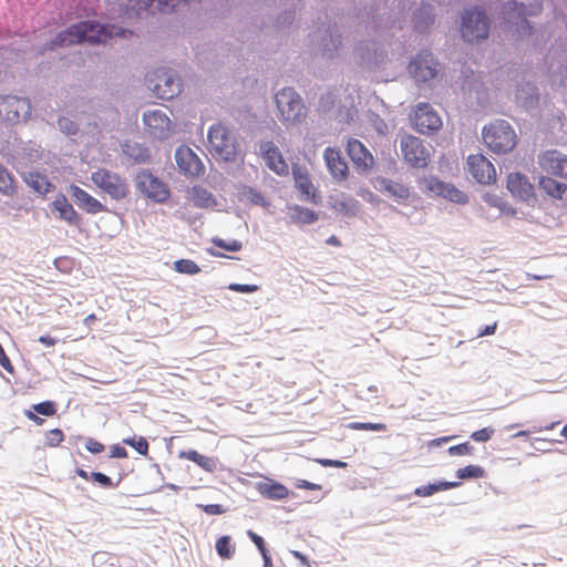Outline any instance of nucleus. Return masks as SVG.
<instances>
[{
	"label": "nucleus",
	"instance_id": "obj_22",
	"mask_svg": "<svg viewBox=\"0 0 567 567\" xmlns=\"http://www.w3.org/2000/svg\"><path fill=\"white\" fill-rule=\"evenodd\" d=\"M69 192L76 205L87 214L94 215L106 212V207L99 199L81 187L71 185Z\"/></svg>",
	"mask_w": 567,
	"mask_h": 567
},
{
	"label": "nucleus",
	"instance_id": "obj_33",
	"mask_svg": "<svg viewBox=\"0 0 567 567\" xmlns=\"http://www.w3.org/2000/svg\"><path fill=\"white\" fill-rule=\"evenodd\" d=\"M0 193L6 196L17 194V184L11 173L0 163Z\"/></svg>",
	"mask_w": 567,
	"mask_h": 567
},
{
	"label": "nucleus",
	"instance_id": "obj_40",
	"mask_svg": "<svg viewBox=\"0 0 567 567\" xmlns=\"http://www.w3.org/2000/svg\"><path fill=\"white\" fill-rule=\"evenodd\" d=\"M64 440V433L60 429H53L45 433V444L50 447L59 446Z\"/></svg>",
	"mask_w": 567,
	"mask_h": 567
},
{
	"label": "nucleus",
	"instance_id": "obj_20",
	"mask_svg": "<svg viewBox=\"0 0 567 567\" xmlns=\"http://www.w3.org/2000/svg\"><path fill=\"white\" fill-rule=\"evenodd\" d=\"M262 157L269 169L278 175H288L289 166L284 159L280 151L272 142H266L260 145Z\"/></svg>",
	"mask_w": 567,
	"mask_h": 567
},
{
	"label": "nucleus",
	"instance_id": "obj_55",
	"mask_svg": "<svg viewBox=\"0 0 567 567\" xmlns=\"http://www.w3.org/2000/svg\"><path fill=\"white\" fill-rule=\"evenodd\" d=\"M296 487L297 488H302V489H310V491H320L321 489V485L316 484V483H311V482L306 481V480H299L296 483Z\"/></svg>",
	"mask_w": 567,
	"mask_h": 567
},
{
	"label": "nucleus",
	"instance_id": "obj_34",
	"mask_svg": "<svg viewBox=\"0 0 567 567\" xmlns=\"http://www.w3.org/2000/svg\"><path fill=\"white\" fill-rule=\"evenodd\" d=\"M216 551L223 559H230L236 550L234 544H231L230 536H221L216 540Z\"/></svg>",
	"mask_w": 567,
	"mask_h": 567
},
{
	"label": "nucleus",
	"instance_id": "obj_12",
	"mask_svg": "<svg viewBox=\"0 0 567 567\" xmlns=\"http://www.w3.org/2000/svg\"><path fill=\"white\" fill-rule=\"evenodd\" d=\"M145 131L154 138H168L174 132V125L163 110H152L143 115Z\"/></svg>",
	"mask_w": 567,
	"mask_h": 567
},
{
	"label": "nucleus",
	"instance_id": "obj_21",
	"mask_svg": "<svg viewBox=\"0 0 567 567\" xmlns=\"http://www.w3.org/2000/svg\"><path fill=\"white\" fill-rule=\"evenodd\" d=\"M426 188L436 195H440L453 203L465 204L468 198L465 193L457 189L454 185L444 183L436 178L425 179Z\"/></svg>",
	"mask_w": 567,
	"mask_h": 567
},
{
	"label": "nucleus",
	"instance_id": "obj_39",
	"mask_svg": "<svg viewBox=\"0 0 567 567\" xmlns=\"http://www.w3.org/2000/svg\"><path fill=\"white\" fill-rule=\"evenodd\" d=\"M348 427L357 431H386V425L384 423L352 422Z\"/></svg>",
	"mask_w": 567,
	"mask_h": 567
},
{
	"label": "nucleus",
	"instance_id": "obj_31",
	"mask_svg": "<svg viewBox=\"0 0 567 567\" xmlns=\"http://www.w3.org/2000/svg\"><path fill=\"white\" fill-rule=\"evenodd\" d=\"M259 492L269 499H284L289 496V489L280 483H265L259 485Z\"/></svg>",
	"mask_w": 567,
	"mask_h": 567
},
{
	"label": "nucleus",
	"instance_id": "obj_61",
	"mask_svg": "<svg viewBox=\"0 0 567 567\" xmlns=\"http://www.w3.org/2000/svg\"><path fill=\"white\" fill-rule=\"evenodd\" d=\"M96 319H97L96 316L94 313H91V315H89L87 317L84 318L83 323L86 327L91 328V326L93 324V322L96 321Z\"/></svg>",
	"mask_w": 567,
	"mask_h": 567
},
{
	"label": "nucleus",
	"instance_id": "obj_46",
	"mask_svg": "<svg viewBox=\"0 0 567 567\" xmlns=\"http://www.w3.org/2000/svg\"><path fill=\"white\" fill-rule=\"evenodd\" d=\"M92 481L99 483L102 487L111 488L114 487L115 484L112 482L111 477L101 473V472H92L90 474Z\"/></svg>",
	"mask_w": 567,
	"mask_h": 567
},
{
	"label": "nucleus",
	"instance_id": "obj_14",
	"mask_svg": "<svg viewBox=\"0 0 567 567\" xmlns=\"http://www.w3.org/2000/svg\"><path fill=\"white\" fill-rule=\"evenodd\" d=\"M468 173L480 184L488 185L496 181L494 165L482 154H474L467 157Z\"/></svg>",
	"mask_w": 567,
	"mask_h": 567
},
{
	"label": "nucleus",
	"instance_id": "obj_58",
	"mask_svg": "<svg viewBox=\"0 0 567 567\" xmlns=\"http://www.w3.org/2000/svg\"><path fill=\"white\" fill-rule=\"evenodd\" d=\"M24 415L30 420V421H33L37 425H42L44 423V420L40 416H38L35 413H33L32 411H25L24 412Z\"/></svg>",
	"mask_w": 567,
	"mask_h": 567
},
{
	"label": "nucleus",
	"instance_id": "obj_59",
	"mask_svg": "<svg viewBox=\"0 0 567 567\" xmlns=\"http://www.w3.org/2000/svg\"><path fill=\"white\" fill-rule=\"evenodd\" d=\"M484 199H485V202H487L488 204H491L493 206H501V204L498 203L499 198H497L495 195L486 194Z\"/></svg>",
	"mask_w": 567,
	"mask_h": 567
},
{
	"label": "nucleus",
	"instance_id": "obj_3",
	"mask_svg": "<svg viewBox=\"0 0 567 567\" xmlns=\"http://www.w3.org/2000/svg\"><path fill=\"white\" fill-rule=\"evenodd\" d=\"M91 181L101 193L109 195L113 200L120 202L130 195L126 178L107 168L100 167L92 172Z\"/></svg>",
	"mask_w": 567,
	"mask_h": 567
},
{
	"label": "nucleus",
	"instance_id": "obj_8",
	"mask_svg": "<svg viewBox=\"0 0 567 567\" xmlns=\"http://www.w3.org/2000/svg\"><path fill=\"white\" fill-rule=\"evenodd\" d=\"M544 10L542 0H534L529 3L511 1L506 6V12L509 17L522 20L518 32L522 37H530L533 34V25L527 21L529 17H538Z\"/></svg>",
	"mask_w": 567,
	"mask_h": 567
},
{
	"label": "nucleus",
	"instance_id": "obj_50",
	"mask_svg": "<svg viewBox=\"0 0 567 567\" xmlns=\"http://www.w3.org/2000/svg\"><path fill=\"white\" fill-rule=\"evenodd\" d=\"M0 365L9 373L14 372V367L12 365L10 359L8 358L4 349L0 344Z\"/></svg>",
	"mask_w": 567,
	"mask_h": 567
},
{
	"label": "nucleus",
	"instance_id": "obj_42",
	"mask_svg": "<svg viewBox=\"0 0 567 567\" xmlns=\"http://www.w3.org/2000/svg\"><path fill=\"white\" fill-rule=\"evenodd\" d=\"M213 244L218 247V248H223V249H226L228 251H238L241 249L243 245L240 241L234 239L229 243L225 241L224 239L221 238H214L213 239Z\"/></svg>",
	"mask_w": 567,
	"mask_h": 567
},
{
	"label": "nucleus",
	"instance_id": "obj_15",
	"mask_svg": "<svg viewBox=\"0 0 567 567\" xmlns=\"http://www.w3.org/2000/svg\"><path fill=\"white\" fill-rule=\"evenodd\" d=\"M539 167L547 174L567 178V155L557 150H547L538 155Z\"/></svg>",
	"mask_w": 567,
	"mask_h": 567
},
{
	"label": "nucleus",
	"instance_id": "obj_19",
	"mask_svg": "<svg viewBox=\"0 0 567 567\" xmlns=\"http://www.w3.org/2000/svg\"><path fill=\"white\" fill-rule=\"evenodd\" d=\"M326 165L338 182H344L349 175L348 164L337 148L327 147L323 153Z\"/></svg>",
	"mask_w": 567,
	"mask_h": 567
},
{
	"label": "nucleus",
	"instance_id": "obj_56",
	"mask_svg": "<svg viewBox=\"0 0 567 567\" xmlns=\"http://www.w3.org/2000/svg\"><path fill=\"white\" fill-rule=\"evenodd\" d=\"M496 328H497V322H494L493 324L485 326V327H484V328L478 332V337L492 336V334H494V333H495Z\"/></svg>",
	"mask_w": 567,
	"mask_h": 567
},
{
	"label": "nucleus",
	"instance_id": "obj_13",
	"mask_svg": "<svg viewBox=\"0 0 567 567\" xmlns=\"http://www.w3.org/2000/svg\"><path fill=\"white\" fill-rule=\"evenodd\" d=\"M411 121L413 127L422 134H430L442 127L440 115L429 103H419Z\"/></svg>",
	"mask_w": 567,
	"mask_h": 567
},
{
	"label": "nucleus",
	"instance_id": "obj_38",
	"mask_svg": "<svg viewBox=\"0 0 567 567\" xmlns=\"http://www.w3.org/2000/svg\"><path fill=\"white\" fill-rule=\"evenodd\" d=\"M293 212H295L293 218L299 223L311 224L317 220V215L315 214L313 210H311L309 208H302V207L296 206L293 208Z\"/></svg>",
	"mask_w": 567,
	"mask_h": 567
},
{
	"label": "nucleus",
	"instance_id": "obj_1",
	"mask_svg": "<svg viewBox=\"0 0 567 567\" xmlns=\"http://www.w3.org/2000/svg\"><path fill=\"white\" fill-rule=\"evenodd\" d=\"M124 33L125 30L114 25L105 27L92 21H83L56 34L49 45L45 44L43 51L64 48L82 42L105 43L107 39L124 35Z\"/></svg>",
	"mask_w": 567,
	"mask_h": 567
},
{
	"label": "nucleus",
	"instance_id": "obj_60",
	"mask_svg": "<svg viewBox=\"0 0 567 567\" xmlns=\"http://www.w3.org/2000/svg\"><path fill=\"white\" fill-rule=\"evenodd\" d=\"M260 554H261L262 559H264V567H271L272 560H271V557H270V555L268 553V549H266V551H261Z\"/></svg>",
	"mask_w": 567,
	"mask_h": 567
},
{
	"label": "nucleus",
	"instance_id": "obj_37",
	"mask_svg": "<svg viewBox=\"0 0 567 567\" xmlns=\"http://www.w3.org/2000/svg\"><path fill=\"white\" fill-rule=\"evenodd\" d=\"M174 269L179 274L196 275L200 271L199 266L190 259H178L174 262Z\"/></svg>",
	"mask_w": 567,
	"mask_h": 567
},
{
	"label": "nucleus",
	"instance_id": "obj_16",
	"mask_svg": "<svg viewBox=\"0 0 567 567\" xmlns=\"http://www.w3.org/2000/svg\"><path fill=\"white\" fill-rule=\"evenodd\" d=\"M437 64L431 52L423 51L410 63L409 70L417 82H426L437 74Z\"/></svg>",
	"mask_w": 567,
	"mask_h": 567
},
{
	"label": "nucleus",
	"instance_id": "obj_41",
	"mask_svg": "<svg viewBox=\"0 0 567 567\" xmlns=\"http://www.w3.org/2000/svg\"><path fill=\"white\" fill-rule=\"evenodd\" d=\"M33 410L42 415L52 416L55 414V404L52 401H44L33 405Z\"/></svg>",
	"mask_w": 567,
	"mask_h": 567
},
{
	"label": "nucleus",
	"instance_id": "obj_52",
	"mask_svg": "<svg viewBox=\"0 0 567 567\" xmlns=\"http://www.w3.org/2000/svg\"><path fill=\"white\" fill-rule=\"evenodd\" d=\"M128 456L127 451L118 445L114 444L110 447V457L112 458H126Z\"/></svg>",
	"mask_w": 567,
	"mask_h": 567
},
{
	"label": "nucleus",
	"instance_id": "obj_45",
	"mask_svg": "<svg viewBox=\"0 0 567 567\" xmlns=\"http://www.w3.org/2000/svg\"><path fill=\"white\" fill-rule=\"evenodd\" d=\"M493 434H494V429L484 427V429L473 432L471 434V439L476 442H487L492 439Z\"/></svg>",
	"mask_w": 567,
	"mask_h": 567
},
{
	"label": "nucleus",
	"instance_id": "obj_35",
	"mask_svg": "<svg viewBox=\"0 0 567 567\" xmlns=\"http://www.w3.org/2000/svg\"><path fill=\"white\" fill-rule=\"evenodd\" d=\"M485 470L480 465H467L456 471V476L460 480H470V478H483L485 477Z\"/></svg>",
	"mask_w": 567,
	"mask_h": 567
},
{
	"label": "nucleus",
	"instance_id": "obj_49",
	"mask_svg": "<svg viewBox=\"0 0 567 567\" xmlns=\"http://www.w3.org/2000/svg\"><path fill=\"white\" fill-rule=\"evenodd\" d=\"M85 447L89 452H91L93 454L102 453L105 449V446L101 442H99L92 437L87 439V441L85 443Z\"/></svg>",
	"mask_w": 567,
	"mask_h": 567
},
{
	"label": "nucleus",
	"instance_id": "obj_51",
	"mask_svg": "<svg viewBox=\"0 0 567 567\" xmlns=\"http://www.w3.org/2000/svg\"><path fill=\"white\" fill-rule=\"evenodd\" d=\"M319 464H321L324 467H337V468H344L347 467V463L339 461V460H329V458H318L316 460Z\"/></svg>",
	"mask_w": 567,
	"mask_h": 567
},
{
	"label": "nucleus",
	"instance_id": "obj_43",
	"mask_svg": "<svg viewBox=\"0 0 567 567\" xmlns=\"http://www.w3.org/2000/svg\"><path fill=\"white\" fill-rule=\"evenodd\" d=\"M447 451H449V454L453 455V456L454 455H457V456L472 455L474 452V447L472 445H470L467 442H465L462 444L450 446Z\"/></svg>",
	"mask_w": 567,
	"mask_h": 567
},
{
	"label": "nucleus",
	"instance_id": "obj_53",
	"mask_svg": "<svg viewBox=\"0 0 567 567\" xmlns=\"http://www.w3.org/2000/svg\"><path fill=\"white\" fill-rule=\"evenodd\" d=\"M247 535L248 537L251 539V542L256 545V547L258 548V550L261 553V551H266V545H265V542H264V538L261 536H259L258 534H256L255 532L252 530H248L247 532Z\"/></svg>",
	"mask_w": 567,
	"mask_h": 567
},
{
	"label": "nucleus",
	"instance_id": "obj_44",
	"mask_svg": "<svg viewBox=\"0 0 567 567\" xmlns=\"http://www.w3.org/2000/svg\"><path fill=\"white\" fill-rule=\"evenodd\" d=\"M58 123L60 130L68 135H72L78 132V124L69 117H60Z\"/></svg>",
	"mask_w": 567,
	"mask_h": 567
},
{
	"label": "nucleus",
	"instance_id": "obj_10",
	"mask_svg": "<svg viewBox=\"0 0 567 567\" xmlns=\"http://www.w3.org/2000/svg\"><path fill=\"white\" fill-rule=\"evenodd\" d=\"M148 86L162 100H171L181 92V81L169 70H157L150 79Z\"/></svg>",
	"mask_w": 567,
	"mask_h": 567
},
{
	"label": "nucleus",
	"instance_id": "obj_7",
	"mask_svg": "<svg viewBox=\"0 0 567 567\" xmlns=\"http://www.w3.org/2000/svg\"><path fill=\"white\" fill-rule=\"evenodd\" d=\"M400 148L404 161L413 167L423 168L431 161L430 150L422 140L411 134L401 136Z\"/></svg>",
	"mask_w": 567,
	"mask_h": 567
},
{
	"label": "nucleus",
	"instance_id": "obj_5",
	"mask_svg": "<svg viewBox=\"0 0 567 567\" xmlns=\"http://www.w3.org/2000/svg\"><path fill=\"white\" fill-rule=\"evenodd\" d=\"M208 150L214 157L229 161L236 155L235 136L223 124H215L208 131Z\"/></svg>",
	"mask_w": 567,
	"mask_h": 567
},
{
	"label": "nucleus",
	"instance_id": "obj_29",
	"mask_svg": "<svg viewBox=\"0 0 567 567\" xmlns=\"http://www.w3.org/2000/svg\"><path fill=\"white\" fill-rule=\"evenodd\" d=\"M293 177L297 189L306 196L307 199L315 198V188L306 171L293 168Z\"/></svg>",
	"mask_w": 567,
	"mask_h": 567
},
{
	"label": "nucleus",
	"instance_id": "obj_26",
	"mask_svg": "<svg viewBox=\"0 0 567 567\" xmlns=\"http://www.w3.org/2000/svg\"><path fill=\"white\" fill-rule=\"evenodd\" d=\"M53 207L59 212V217L71 225L79 223L80 217L73 206L68 202L64 195H60L53 202Z\"/></svg>",
	"mask_w": 567,
	"mask_h": 567
},
{
	"label": "nucleus",
	"instance_id": "obj_28",
	"mask_svg": "<svg viewBox=\"0 0 567 567\" xmlns=\"http://www.w3.org/2000/svg\"><path fill=\"white\" fill-rule=\"evenodd\" d=\"M538 186L542 190H544L548 196L560 199L563 198L567 185L560 182H557L556 179L549 177V176H540L538 181Z\"/></svg>",
	"mask_w": 567,
	"mask_h": 567
},
{
	"label": "nucleus",
	"instance_id": "obj_36",
	"mask_svg": "<svg viewBox=\"0 0 567 567\" xmlns=\"http://www.w3.org/2000/svg\"><path fill=\"white\" fill-rule=\"evenodd\" d=\"M123 443L133 447L141 455L146 456L148 454L150 444L144 436L123 439Z\"/></svg>",
	"mask_w": 567,
	"mask_h": 567
},
{
	"label": "nucleus",
	"instance_id": "obj_64",
	"mask_svg": "<svg viewBox=\"0 0 567 567\" xmlns=\"http://www.w3.org/2000/svg\"><path fill=\"white\" fill-rule=\"evenodd\" d=\"M292 555H293L296 558H298V559H300L301 561H303L305 564H307V566L309 567L308 560H307V558H306V556H305V555H302L301 553L296 551V550H295V551H292Z\"/></svg>",
	"mask_w": 567,
	"mask_h": 567
},
{
	"label": "nucleus",
	"instance_id": "obj_23",
	"mask_svg": "<svg viewBox=\"0 0 567 567\" xmlns=\"http://www.w3.org/2000/svg\"><path fill=\"white\" fill-rule=\"evenodd\" d=\"M506 187L513 196L522 200H529L535 195L533 184L520 173H511L507 176Z\"/></svg>",
	"mask_w": 567,
	"mask_h": 567
},
{
	"label": "nucleus",
	"instance_id": "obj_47",
	"mask_svg": "<svg viewBox=\"0 0 567 567\" xmlns=\"http://www.w3.org/2000/svg\"><path fill=\"white\" fill-rule=\"evenodd\" d=\"M228 289L236 292L251 293L259 289L257 285L230 284Z\"/></svg>",
	"mask_w": 567,
	"mask_h": 567
},
{
	"label": "nucleus",
	"instance_id": "obj_24",
	"mask_svg": "<svg viewBox=\"0 0 567 567\" xmlns=\"http://www.w3.org/2000/svg\"><path fill=\"white\" fill-rule=\"evenodd\" d=\"M188 199L198 208L207 209L217 205L213 194L200 186H194L188 190Z\"/></svg>",
	"mask_w": 567,
	"mask_h": 567
},
{
	"label": "nucleus",
	"instance_id": "obj_9",
	"mask_svg": "<svg viewBox=\"0 0 567 567\" xmlns=\"http://www.w3.org/2000/svg\"><path fill=\"white\" fill-rule=\"evenodd\" d=\"M31 112V104L28 99L14 95L0 96V121L9 124H17L25 120Z\"/></svg>",
	"mask_w": 567,
	"mask_h": 567
},
{
	"label": "nucleus",
	"instance_id": "obj_30",
	"mask_svg": "<svg viewBox=\"0 0 567 567\" xmlns=\"http://www.w3.org/2000/svg\"><path fill=\"white\" fill-rule=\"evenodd\" d=\"M25 183L37 193L47 194L51 190L52 184L45 175L38 172H30L25 177Z\"/></svg>",
	"mask_w": 567,
	"mask_h": 567
},
{
	"label": "nucleus",
	"instance_id": "obj_17",
	"mask_svg": "<svg viewBox=\"0 0 567 567\" xmlns=\"http://www.w3.org/2000/svg\"><path fill=\"white\" fill-rule=\"evenodd\" d=\"M175 161L181 172L185 175L198 177L205 172V167L199 157L187 146H181L177 148L175 153Z\"/></svg>",
	"mask_w": 567,
	"mask_h": 567
},
{
	"label": "nucleus",
	"instance_id": "obj_4",
	"mask_svg": "<svg viewBox=\"0 0 567 567\" xmlns=\"http://www.w3.org/2000/svg\"><path fill=\"white\" fill-rule=\"evenodd\" d=\"M276 105L279 112V120L287 124H293L306 115L305 104L299 94L291 87H284L276 96Z\"/></svg>",
	"mask_w": 567,
	"mask_h": 567
},
{
	"label": "nucleus",
	"instance_id": "obj_11",
	"mask_svg": "<svg viewBox=\"0 0 567 567\" xmlns=\"http://www.w3.org/2000/svg\"><path fill=\"white\" fill-rule=\"evenodd\" d=\"M136 185L142 194L156 203L166 202L171 194L167 185L150 171H142L137 174Z\"/></svg>",
	"mask_w": 567,
	"mask_h": 567
},
{
	"label": "nucleus",
	"instance_id": "obj_54",
	"mask_svg": "<svg viewBox=\"0 0 567 567\" xmlns=\"http://www.w3.org/2000/svg\"><path fill=\"white\" fill-rule=\"evenodd\" d=\"M245 195L248 196V198L254 203V204H261L264 202V196L255 190L254 188H247L245 190Z\"/></svg>",
	"mask_w": 567,
	"mask_h": 567
},
{
	"label": "nucleus",
	"instance_id": "obj_27",
	"mask_svg": "<svg viewBox=\"0 0 567 567\" xmlns=\"http://www.w3.org/2000/svg\"><path fill=\"white\" fill-rule=\"evenodd\" d=\"M178 457L196 463L200 468H203L206 472H214L217 467L216 460H214L213 457L202 455L194 450L182 451L179 452Z\"/></svg>",
	"mask_w": 567,
	"mask_h": 567
},
{
	"label": "nucleus",
	"instance_id": "obj_32",
	"mask_svg": "<svg viewBox=\"0 0 567 567\" xmlns=\"http://www.w3.org/2000/svg\"><path fill=\"white\" fill-rule=\"evenodd\" d=\"M458 485V482H439L416 487L414 494L420 497H427L441 491L455 488Z\"/></svg>",
	"mask_w": 567,
	"mask_h": 567
},
{
	"label": "nucleus",
	"instance_id": "obj_63",
	"mask_svg": "<svg viewBox=\"0 0 567 567\" xmlns=\"http://www.w3.org/2000/svg\"><path fill=\"white\" fill-rule=\"evenodd\" d=\"M75 473H76L81 478H83V480H89V478H91V477H90V474H89L85 470H83V468H76Z\"/></svg>",
	"mask_w": 567,
	"mask_h": 567
},
{
	"label": "nucleus",
	"instance_id": "obj_6",
	"mask_svg": "<svg viewBox=\"0 0 567 567\" xmlns=\"http://www.w3.org/2000/svg\"><path fill=\"white\" fill-rule=\"evenodd\" d=\"M489 22L483 10L466 11L462 18L461 32L467 42H480L488 35Z\"/></svg>",
	"mask_w": 567,
	"mask_h": 567
},
{
	"label": "nucleus",
	"instance_id": "obj_18",
	"mask_svg": "<svg viewBox=\"0 0 567 567\" xmlns=\"http://www.w3.org/2000/svg\"><path fill=\"white\" fill-rule=\"evenodd\" d=\"M347 153L358 171L367 172L372 168L374 158L369 150L357 138H350Z\"/></svg>",
	"mask_w": 567,
	"mask_h": 567
},
{
	"label": "nucleus",
	"instance_id": "obj_25",
	"mask_svg": "<svg viewBox=\"0 0 567 567\" xmlns=\"http://www.w3.org/2000/svg\"><path fill=\"white\" fill-rule=\"evenodd\" d=\"M380 190L386 193L396 200H405L410 197V189L400 182L382 178L380 182Z\"/></svg>",
	"mask_w": 567,
	"mask_h": 567
},
{
	"label": "nucleus",
	"instance_id": "obj_57",
	"mask_svg": "<svg viewBox=\"0 0 567 567\" xmlns=\"http://www.w3.org/2000/svg\"><path fill=\"white\" fill-rule=\"evenodd\" d=\"M39 341H40L42 344L47 346V347H53V346H55V344H56V342H58V340H56L55 338H53V337H51V336H49V334L41 336V337L39 338Z\"/></svg>",
	"mask_w": 567,
	"mask_h": 567
},
{
	"label": "nucleus",
	"instance_id": "obj_62",
	"mask_svg": "<svg viewBox=\"0 0 567 567\" xmlns=\"http://www.w3.org/2000/svg\"><path fill=\"white\" fill-rule=\"evenodd\" d=\"M527 277L535 279V280H543V279L551 278L553 276L551 275H539V274H536V275L527 274Z\"/></svg>",
	"mask_w": 567,
	"mask_h": 567
},
{
	"label": "nucleus",
	"instance_id": "obj_2",
	"mask_svg": "<svg viewBox=\"0 0 567 567\" xmlns=\"http://www.w3.org/2000/svg\"><path fill=\"white\" fill-rule=\"evenodd\" d=\"M485 145L496 154H506L517 144V135L505 120H497L483 128Z\"/></svg>",
	"mask_w": 567,
	"mask_h": 567
},
{
	"label": "nucleus",
	"instance_id": "obj_48",
	"mask_svg": "<svg viewBox=\"0 0 567 567\" xmlns=\"http://www.w3.org/2000/svg\"><path fill=\"white\" fill-rule=\"evenodd\" d=\"M208 515H221L227 512L226 507L220 504L198 505Z\"/></svg>",
	"mask_w": 567,
	"mask_h": 567
}]
</instances>
